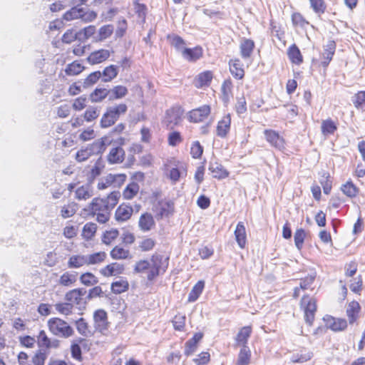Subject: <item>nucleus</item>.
<instances>
[{"label":"nucleus","instance_id":"obj_1","mask_svg":"<svg viewBox=\"0 0 365 365\" xmlns=\"http://www.w3.org/2000/svg\"><path fill=\"white\" fill-rule=\"evenodd\" d=\"M120 197L118 191H113L106 198L96 197L90 204L91 210L93 214L97 212H110L118 204Z\"/></svg>","mask_w":365,"mask_h":365},{"label":"nucleus","instance_id":"obj_2","mask_svg":"<svg viewBox=\"0 0 365 365\" xmlns=\"http://www.w3.org/2000/svg\"><path fill=\"white\" fill-rule=\"evenodd\" d=\"M127 110L128 106L125 103H120L108 107L101 119V127L102 128H106L114 125L119 119L120 116L127 112Z\"/></svg>","mask_w":365,"mask_h":365},{"label":"nucleus","instance_id":"obj_3","mask_svg":"<svg viewBox=\"0 0 365 365\" xmlns=\"http://www.w3.org/2000/svg\"><path fill=\"white\" fill-rule=\"evenodd\" d=\"M48 324L50 331L56 336L67 338L73 333L71 327L59 318L51 319L48 320Z\"/></svg>","mask_w":365,"mask_h":365},{"label":"nucleus","instance_id":"obj_4","mask_svg":"<svg viewBox=\"0 0 365 365\" xmlns=\"http://www.w3.org/2000/svg\"><path fill=\"white\" fill-rule=\"evenodd\" d=\"M302 306H304V319L309 326L312 325L314 315L317 311V302L314 298L304 297L301 300Z\"/></svg>","mask_w":365,"mask_h":365},{"label":"nucleus","instance_id":"obj_5","mask_svg":"<svg viewBox=\"0 0 365 365\" xmlns=\"http://www.w3.org/2000/svg\"><path fill=\"white\" fill-rule=\"evenodd\" d=\"M86 293V290L84 288L74 289L66 294L65 299L69 303H75L76 305L79 306V308H85L87 299L86 298L83 299V296H84Z\"/></svg>","mask_w":365,"mask_h":365},{"label":"nucleus","instance_id":"obj_6","mask_svg":"<svg viewBox=\"0 0 365 365\" xmlns=\"http://www.w3.org/2000/svg\"><path fill=\"white\" fill-rule=\"evenodd\" d=\"M96 330L103 334L108 329L107 312L104 309H97L93 314Z\"/></svg>","mask_w":365,"mask_h":365},{"label":"nucleus","instance_id":"obj_7","mask_svg":"<svg viewBox=\"0 0 365 365\" xmlns=\"http://www.w3.org/2000/svg\"><path fill=\"white\" fill-rule=\"evenodd\" d=\"M323 320L327 327L334 331H344L347 327V322L344 319H336L330 315H325Z\"/></svg>","mask_w":365,"mask_h":365},{"label":"nucleus","instance_id":"obj_8","mask_svg":"<svg viewBox=\"0 0 365 365\" xmlns=\"http://www.w3.org/2000/svg\"><path fill=\"white\" fill-rule=\"evenodd\" d=\"M210 113V107L204 105L198 108L193 109L189 113V120L193 123L202 121Z\"/></svg>","mask_w":365,"mask_h":365},{"label":"nucleus","instance_id":"obj_9","mask_svg":"<svg viewBox=\"0 0 365 365\" xmlns=\"http://www.w3.org/2000/svg\"><path fill=\"white\" fill-rule=\"evenodd\" d=\"M264 136L267 141L269 142L271 145L279 150L284 148V139L277 132L272 130H265Z\"/></svg>","mask_w":365,"mask_h":365},{"label":"nucleus","instance_id":"obj_10","mask_svg":"<svg viewBox=\"0 0 365 365\" xmlns=\"http://www.w3.org/2000/svg\"><path fill=\"white\" fill-rule=\"evenodd\" d=\"M336 50V43L334 41L330 40L324 47V52L322 53V66L327 68L330 61L332 60L333 56Z\"/></svg>","mask_w":365,"mask_h":365},{"label":"nucleus","instance_id":"obj_11","mask_svg":"<svg viewBox=\"0 0 365 365\" xmlns=\"http://www.w3.org/2000/svg\"><path fill=\"white\" fill-rule=\"evenodd\" d=\"M151 264L150 266L162 273L165 272L168 267L169 257H165L163 255L160 254H154L151 257Z\"/></svg>","mask_w":365,"mask_h":365},{"label":"nucleus","instance_id":"obj_12","mask_svg":"<svg viewBox=\"0 0 365 365\" xmlns=\"http://www.w3.org/2000/svg\"><path fill=\"white\" fill-rule=\"evenodd\" d=\"M110 57V51L106 49H100L96 51L92 52L88 57L87 58V61L91 64H98L101 63L106 60H107Z\"/></svg>","mask_w":365,"mask_h":365},{"label":"nucleus","instance_id":"obj_13","mask_svg":"<svg viewBox=\"0 0 365 365\" xmlns=\"http://www.w3.org/2000/svg\"><path fill=\"white\" fill-rule=\"evenodd\" d=\"M208 170L212 174L213 178L217 179H224L228 177V171L217 161H210Z\"/></svg>","mask_w":365,"mask_h":365},{"label":"nucleus","instance_id":"obj_14","mask_svg":"<svg viewBox=\"0 0 365 365\" xmlns=\"http://www.w3.org/2000/svg\"><path fill=\"white\" fill-rule=\"evenodd\" d=\"M124 269L125 267L123 264L113 262L102 268L100 272L105 277H110L120 274Z\"/></svg>","mask_w":365,"mask_h":365},{"label":"nucleus","instance_id":"obj_15","mask_svg":"<svg viewBox=\"0 0 365 365\" xmlns=\"http://www.w3.org/2000/svg\"><path fill=\"white\" fill-rule=\"evenodd\" d=\"M231 116L230 114L225 115L217 123V135L220 138H225L230 130Z\"/></svg>","mask_w":365,"mask_h":365},{"label":"nucleus","instance_id":"obj_16","mask_svg":"<svg viewBox=\"0 0 365 365\" xmlns=\"http://www.w3.org/2000/svg\"><path fill=\"white\" fill-rule=\"evenodd\" d=\"M133 212L132 207L122 204L116 209L115 218L118 222H125L130 218Z\"/></svg>","mask_w":365,"mask_h":365},{"label":"nucleus","instance_id":"obj_17","mask_svg":"<svg viewBox=\"0 0 365 365\" xmlns=\"http://www.w3.org/2000/svg\"><path fill=\"white\" fill-rule=\"evenodd\" d=\"M235 237L238 246L244 248L247 242L246 229L244 222H239L235 230Z\"/></svg>","mask_w":365,"mask_h":365},{"label":"nucleus","instance_id":"obj_18","mask_svg":"<svg viewBox=\"0 0 365 365\" xmlns=\"http://www.w3.org/2000/svg\"><path fill=\"white\" fill-rule=\"evenodd\" d=\"M108 141L107 137L101 138V139L95 140L92 144L88 145L87 147L91 155H98L103 153L107 146L106 142Z\"/></svg>","mask_w":365,"mask_h":365},{"label":"nucleus","instance_id":"obj_19","mask_svg":"<svg viewBox=\"0 0 365 365\" xmlns=\"http://www.w3.org/2000/svg\"><path fill=\"white\" fill-rule=\"evenodd\" d=\"M203 334L201 332H197L194 336L186 341L185 345V355L190 356L192 354L196 349L197 343L202 339Z\"/></svg>","mask_w":365,"mask_h":365},{"label":"nucleus","instance_id":"obj_20","mask_svg":"<svg viewBox=\"0 0 365 365\" xmlns=\"http://www.w3.org/2000/svg\"><path fill=\"white\" fill-rule=\"evenodd\" d=\"M125 151L120 147L112 148L109 152L107 159L110 164L122 163L124 160Z\"/></svg>","mask_w":365,"mask_h":365},{"label":"nucleus","instance_id":"obj_21","mask_svg":"<svg viewBox=\"0 0 365 365\" xmlns=\"http://www.w3.org/2000/svg\"><path fill=\"white\" fill-rule=\"evenodd\" d=\"M155 210L158 218L168 217L173 212V202L171 201L159 202L155 207Z\"/></svg>","mask_w":365,"mask_h":365},{"label":"nucleus","instance_id":"obj_22","mask_svg":"<svg viewBox=\"0 0 365 365\" xmlns=\"http://www.w3.org/2000/svg\"><path fill=\"white\" fill-rule=\"evenodd\" d=\"M230 71L232 76L237 79H242L245 76V71L239 59H231L229 61Z\"/></svg>","mask_w":365,"mask_h":365},{"label":"nucleus","instance_id":"obj_23","mask_svg":"<svg viewBox=\"0 0 365 365\" xmlns=\"http://www.w3.org/2000/svg\"><path fill=\"white\" fill-rule=\"evenodd\" d=\"M251 334L252 327L250 326H245L241 328L235 337L237 345H240L242 347L245 345H247L248 339Z\"/></svg>","mask_w":365,"mask_h":365},{"label":"nucleus","instance_id":"obj_24","mask_svg":"<svg viewBox=\"0 0 365 365\" xmlns=\"http://www.w3.org/2000/svg\"><path fill=\"white\" fill-rule=\"evenodd\" d=\"M138 225L142 231H150L155 225V221L151 214L147 212L142 214L139 219Z\"/></svg>","mask_w":365,"mask_h":365},{"label":"nucleus","instance_id":"obj_25","mask_svg":"<svg viewBox=\"0 0 365 365\" xmlns=\"http://www.w3.org/2000/svg\"><path fill=\"white\" fill-rule=\"evenodd\" d=\"M184 58L190 61H195L202 56V50L200 47L193 48H185L182 51Z\"/></svg>","mask_w":365,"mask_h":365},{"label":"nucleus","instance_id":"obj_26","mask_svg":"<svg viewBox=\"0 0 365 365\" xmlns=\"http://www.w3.org/2000/svg\"><path fill=\"white\" fill-rule=\"evenodd\" d=\"M240 54L242 58L246 59L251 56L255 48V42L251 39H244L240 43Z\"/></svg>","mask_w":365,"mask_h":365},{"label":"nucleus","instance_id":"obj_27","mask_svg":"<svg viewBox=\"0 0 365 365\" xmlns=\"http://www.w3.org/2000/svg\"><path fill=\"white\" fill-rule=\"evenodd\" d=\"M109 89L105 88H96L89 96V99L93 103L103 101L107 97L109 98Z\"/></svg>","mask_w":365,"mask_h":365},{"label":"nucleus","instance_id":"obj_28","mask_svg":"<svg viewBox=\"0 0 365 365\" xmlns=\"http://www.w3.org/2000/svg\"><path fill=\"white\" fill-rule=\"evenodd\" d=\"M118 74V67L115 65H110L106 67L101 72L102 81L107 83L114 79Z\"/></svg>","mask_w":365,"mask_h":365},{"label":"nucleus","instance_id":"obj_29","mask_svg":"<svg viewBox=\"0 0 365 365\" xmlns=\"http://www.w3.org/2000/svg\"><path fill=\"white\" fill-rule=\"evenodd\" d=\"M77 278L76 272H66L61 276L58 283L62 286L70 287L77 281Z\"/></svg>","mask_w":365,"mask_h":365},{"label":"nucleus","instance_id":"obj_30","mask_svg":"<svg viewBox=\"0 0 365 365\" xmlns=\"http://www.w3.org/2000/svg\"><path fill=\"white\" fill-rule=\"evenodd\" d=\"M360 311V305L356 301H352L349 303L346 309V314L350 324H353L358 318V314Z\"/></svg>","mask_w":365,"mask_h":365},{"label":"nucleus","instance_id":"obj_31","mask_svg":"<svg viewBox=\"0 0 365 365\" xmlns=\"http://www.w3.org/2000/svg\"><path fill=\"white\" fill-rule=\"evenodd\" d=\"M288 56L290 61L297 65H299L302 63L303 58L301 54L300 50L296 44H292L289 46L287 51Z\"/></svg>","mask_w":365,"mask_h":365},{"label":"nucleus","instance_id":"obj_32","mask_svg":"<svg viewBox=\"0 0 365 365\" xmlns=\"http://www.w3.org/2000/svg\"><path fill=\"white\" fill-rule=\"evenodd\" d=\"M205 287V282L203 280L198 281L192 287L188 295V302H195L202 294Z\"/></svg>","mask_w":365,"mask_h":365},{"label":"nucleus","instance_id":"obj_33","mask_svg":"<svg viewBox=\"0 0 365 365\" xmlns=\"http://www.w3.org/2000/svg\"><path fill=\"white\" fill-rule=\"evenodd\" d=\"M109 101H113L125 97L128 94V91L125 86L119 85L109 89Z\"/></svg>","mask_w":365,"mask_h":365},{"label":"nucleus","instance_id":"obj_34","mask_svg":"<svg viewBox=\"0 0 365 365\" xmlns=\"http://www.w3.org/2000/svg\"><path fill=\"white\" fill-rule=\"evenodd\" d=\"M251 351L247 345L241 348L238 354L237 365H248L250 362Z\"/></svg>","mask_w":365,"mask_h":365},{"label":"nucleus","instance_id":"obj_35","mask_svg":"<svg viewBox=\"0 0 365 365\" xmlns=\"http://www.w3.org/2000/svg\"><path fill=\"white\" fill-rule=\"evenodd\" d=\"M182 110L180 107H174L167 110L166 115L170 123L178 124L181 118Z\"/></svg>","mask_w":365,"mask_h":365},{"label":"nucleus","instance_id":"obj_36","mask_svg":"<svg viewBox=\"0 0 365 365\" xmlns=\"http://www.w3.org/2000/svg\"><path fill=\"white\" fill-rule=\"evenodd\" d=\"M128 288V282L123 278H120L119 280L113 282L111 284V291L114 294H121L126 292Z\"/></svg>","mask_w":365,"mask_h":365},{"label":"nucleus","instance_id":"obj_37","mask_svg":"<svg viewBox=\"0 0 365 365\" xmlns=\"http://www.w3.org/2000/svg\"><path fill=\"white\" fill-rule=\"evenodd\" d=\"M61 39L65 43H71L76 39L83 41L82 32H76L73 29H68L64 33Z\"/></svg>","mask_w":365,"mask_h":365},{"label":"nucleus","instance_id":"obj_38","mask_svg":"<svg viewBox=\"0 0 365 365\" xmlns=\"http://www.w3.org/2000/svg\"><path fill=\"white\" fill-rule=\"evenodd\" d=\"M140 189L139 185L135 182L129 183L123 190V195L125 199H133L138 192Z\"/></svg>","mask_w":365,"mask_h":365},{"label":"nucleus","instance_id":"obj_39","mask_svg":"<svg viewBox=\"0 0 365 365\" xmlns=\"http://www.w3.org/2000/svg\"><path fill=\"white\" fill-rule=\"evenodd\" d=\"M103 168H104L103 162L101 158H99L97 160V161L96 162L93 168L91 169V170L88 175V179L89 182H93L94 179L101 175Z\"/></svg>","mask_w":365,"mask_h":365},{"label":"nucleus","instance_id":"obj_40","mask_svg":"<svg viewBox=\"0 0 365 365\" xmlns=\"http://www.w3.org/2000/svg\"><path fill=\"white\" fill-rule=\"evenodd\" d=\"M341 191L349 197H354L359 192V188L353 183L352 181H348L341 185Z\"/></svg>","mask_w":365,"mask_h":365},{"label":"nucleus","instance_id":"obj_41","mask_svg":"<svg viewBox=\"0 0 365 365\" xmlns=\"http://www.w3.org/2000/svg\"><path fill=\"white\" fill-rule=\"evenodd\" d=\"M114 27L111 24L104 25L99 29L98 35L95 37L96 41H102L109 36L113 32Z\"/></svg>","mask_w":365,"mask_h":365},{"label":"nucleus","instance_id":"obj_42","mask_svg":"<svg viewBox=\"0 0 365 365\" xmlns=\"http://www.w3.org/2000/svg\"><path fill=\"white\" fill-rule=\"evenodd\" d=\"M110 255L113 259H125L129 257L130 251L123 247L115 246L110 251Z\"/></svg>","mask_w":365,"mask_h":365},{"label":"nucleus","instance_id":"obj_43","mask_svg":"<svg viewBox=\"0 0 365 365\" xmlns=\"http://www.w3.org/2000/svg\"><path fill=\"white\" fill-rule=\"evenodd\" d=\"M321 129L323 135H332L337 130V126L332 120L327 119L322 121Z\"/></svg>","mask_w":365,"mask_h":365},{"label":"nucleus","instance_id":"obj_44","mask_svg":"<svg viewBox=\"0 0 365 365\" xmlns=\"http://www.w3.org/2000/svg\"><path fill=\"white\" fill-rule=\"evenodd\" d=\"M101 78L100 71H94L90 73L83 81L82 86L83 88H88L93 86Z\"/></svg>","mask_w":365,"mask_h":365},{"label":"nucleus","instance_id":"obj_45","mask_svg":"<svg viewBox=\"0 0 365 365\" xmlns=\"http://www.w3.org/2000/svg\"><path fill=\"white\" fill-rule=\"evenodd\" d=\"M97 230V225L94 222H88L83 227L82 236L86 240H91Z\"/></svg>","mask_w":365,"mask_h":365},{"label":"nucleus","instance_id":"obj_46","mask_svg":"<svg viewBox=\"0 0 365 365\" xmlns=\"http://www.w3.org/2000/svg\"><path fill=\"white\" fill-rule=\"evenodd\" d=\"M83 12V7H78L73 6L69 11H67L63 16V19L67 21L81 19V14Z\"/></svg>","mask_w":365,"mask_h":365},{"label":"nucleus","instance_id":"obj_47","mask_svg":"<svg viewBox=\"0 0 365 365\" xmlns=\"http://www.w3.org/2000/svg\"><path fill=\"white\" fill-rule=\"evenodd\" d=\"M83 70V66L77 61H73L66 66L65 72L68 76H76L81 73Z\"/></svg>","mask_w":365,"mask_h":365},{"label":"nucleus","instance_id":"obj_48","mask_svg":"<svg viewBox=\"0 0 365 365\" xmlns=\"http://www.w3.org/2000/svg\"><path fill=\"white\" fill-rule=\"evenodd\" d=\"M87 264V259L84 256L73 255L71 256L68 262L69 268H79Z\"/></svg>","mask_w":365,"mask_h":365},{"label":"nucleus","instance_id":"obj_49","mask_svg":"<svg viewBox=\"0 0 365 365\" xmlns=\"http://www.w3.org/2000/svg\"><path fill=\"white\" fill-rule=\"evenodd\" d=\"M100 111L98 107L89 106L83 114V118L87 122H91L99 116Z\"/></svg>","mask_w":365,"mask_h":365},{"label":"nucleus","instance_id":"obj_50","mask_svg":"<svg viewBox=\"0 0 365 365\" xmlns=\"http://www.w3.org/2000/svg\"><path fill=\"white\" fill-rule=\"evenodd\" d=\"M76 329L80 334L83 336H88L92 334L91 331L88 329V323L83 318H80L76 322Z\"/></svg>","mask_w":365,"mask_h":365},{"label":"nucleus","instance_id":"obj_51","mask_svg":"<svg viewBox=\"0 0 365 365\" xmlns=\"http://www.w3.org/2000/svg\"><path fill=\"white\" fill-rule=\"evenodd\" d=\"M81 282L86 286H92L98 282V278L91 272L82 274L80 277Z\"/></svg>","mask_w":365,"mask_h":365},{"label":"nucleus","instance_id":"obj_52","mask_svg":"<svg viewBox=\"0 0 365 365\" xmlns=\"http://www.w3.org/2000/svg\"><path fill=\"white\" fill-rule=\"evenodd\" d=\"M306 237V232L304 229H297L294 235V244L297 248L300 250L302 248L304 239Z\"/></svg>","mask_w":365,"mask_h":365},{"label":"nucleus","instance_id":"obj_53","mask_svg":"<svg viewBox=\"0 0 365 365\" xmlns=\"http://www.w3.org/2000/svg\"><path fill=\"white\" fill-rule=\"evenodd\" d=\"M310 5L314 11L319 16L324 13L327 6L324 0H309Z\"/></svg>","mask_w":365,"mask_h":365},{"label":"nucleus","instance_id":"obj_54","mask_svg":"<svg viewBox=\"0 0 365 365\" xmlns=\"http://www.w3.org/2000/svg\"><path fill=\"white\" fill-rule=\"evenodd\" d=\"M232 83L230 79L225 80L221 86V91L222 93V100L227 102L230 98V95L232 92Z\"/></svg>","mask_w":365,"mask_h":365},{"label":"nucleus","instance_id":"obj_55","mask_svg":"<svg viewBox=\"0 0 365 365\" xmlns=\"http://www.w3.org/2000/svg\"><path fill=\"white\" fill-rule=\"evenodd\" d=\"M76 196L78 200H86L92 196L89 185H82L76 190Z\"/></svg>","mask_w":365,"mask_h":365},{"label":"nucleus","instance_id":"obj_56","mask_svg":"<svg viewBox=\"0 0 365 365\" xmlns=\"http://www.w3.org/2000/svg\"><path fill=\"white\" fill-rule=\"evenodd\" d=\"M47 356L46 350L40 349L33 356L32 362L34 365H44Z\"/></svg>","mask_w":365,"mask_h":365},{"label":"nucleus","instance_id":"obj_57","mask_svg":"<svg viewBox=\"0 0 365 365\" xmlns=\"http://www.w3.org/2000/svg\"><path fill=\"white\" fill-rule=\"evenodd\" d=\"M118 235L119 232L117 229L106 231L103 235L102 242L106 245H109L113 240L118 237Z\"/></svg>","mask_w":365,"mask_h":365},{"label":"nucleus","instance_id":"obj_58","mask_svg":"<svg viewBox=\"0 0 365 365\" xmlns=\"http://www.w3.org/2000/svg\"><path fill=\"white\" fill-rule=\"evenodd\" d=\"M320 183L323 187L324 193L326 195L329 194L332 187V182L328 173L323 174L320 179Z\"/></svg>","mask_w":365,"mask_h":365},{"label":"nucleus","instance_id":"obj_59","mask_svg":"<svg viewBox=\"0 0 365 365\" xmlns=\"http://www.w3.org/2000/svg\"><path fill=\"white\" fill-rule=\"evenodd\" d=\"M106 254L105 252H99L90 255L87 259V264H95L105 260Z\"/></svg>","mask_w":365,"mask_h":365},{"label":"nucleus","instance_id":"obj_60","mask_svg":"<svg viewBox=\"0 0 365 365\" xmlns=\"http://www.w3.org/2000/svg\"><path fill=\"white\" fill-rule=\"evenodd\" d=\"M56 309L61 314L68 315L72 313L73 305L69 302L58 303L55 304Z\"/></svg>","mask_w":365,"mask_h":365},{"label":"nucleus","instance_id":"obj_61","mask_svg":"<svg viewBox=\"0 0 365 365\" xmlns=\"http://www.w3.org/2000/svg\"><path fill=\"white\" fill-rule=\"evenodd\" d=\"M86 103L87 98L85 95H83L74 100L72 107L75 110L80 111L86 108Z\"/></svg>","mask_w":365,"mask_h":365},{"label":"nucleus","instance_id":"obj_62","mask_svg":"<svg viewBox=\"0 0 365 365\" xmlns=\"http://www.w3.org/2000/svg\"><path fill=\"white\" fill-rule=\"evenodd\" d=\"M203 153V148L199 141H195L191 147L190 154L193 158H200Z\"/></svg>","mask_w":365,"mask_h":365},{"label":"nucleus","instance_id":"obj_63","mask_svg":"<svg viewBox=\"0 0 365 365\" xmlns=\"http://www.w3.org/2000/svg\"><path fill=\"white\" fill-rule=\"evenodd\" d=\"M168 38H171V45L173 46L178 51H181L185 48L184 46L185 44V41L178 35H173L172 37L170 36Z\"/></svg>","mask_w":365,"mask_h":365},{"label":"nucleus","instance_id":"obj_64","mask_svg":"<svg viewBox=\"0 0 365 365\" xmlns=\"http://www.w3.org/2000/svg\"><path fill=\"white\" fill-rule=\"evenodd\" d=\"M354 98L353 103L356 108H359L365 106V91H359L354 96Z\"/></svg>","mask_w":365,"mask_h":365}]
</instances>
